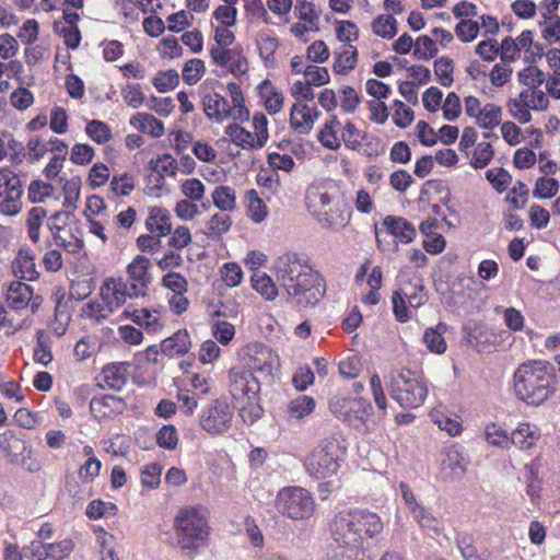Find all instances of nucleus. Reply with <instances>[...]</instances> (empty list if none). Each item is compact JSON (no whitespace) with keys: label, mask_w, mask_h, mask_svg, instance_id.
I'll return each instance as SVG.
<instances>
[{"label":"nucleus","mask_w":560,"mask_h":560,"mask_svg":"<svg viewBox=\"0 0 560 560\" xmlns=\"http://www.w3.org/2000/svg\"><path fill=\"white\" fill-rule=\"evenodd\" d=\"M253 125L255 129V144L252 145V150H258L265 145L268 140V120L261 113L255 114L253 118Z\"/></svg>","instance_id":"nucleus-62"},{"label":"nucleus","mask_w":560,"mask_h":560,"mask_svg":"<svg viewBox=\"0 0 560 560\" xmlns=\"http://www.w3.org/2000/svg\"><path fill=\"white\" fill-rule=\"evenodd\" d=\"M483 435L486 441L493 446L502 448L510 446V434L494 422L486 425Z\"/></svg>","instance_id":"nucleus-44"},{"label":"nucleus","mask_w":560,"mask_h":560,"mask_svg":"<svg viewBox=\"0 0 560 560\" xmlns=\"http://www.w3.org/2000/svg\"><path fill=\"white\" fill-rule=\"evenodd\" d=\"M272 270L287 300L300 308L315 306L325 294L323 278L305 254L287 252L273 260Z\"/></svg>","instance_id":"nucleus-2"},{"label":"nucleus","mask_w":560,"mask_h":560,"mask_svg":"<svg viewBox=\"0 0 560 560\" xmlns=\"http://www.w3.org/2000/svg\"><path fill=\"white\" fill-rule=\"evenodd\" d=\"M522 98L527 103V107L533 110H545L549 105V100L541 89H526L521 92Z\"/></svg>","instance_id":"nucleus-54"},{"label":"nucleus","mask_w":560,"mask_h":560,"mask_svg":"<svg viewBox=\"0 0 560 560\" xmlns=\"http://www.w3.org/2000/svg\"><path fill=\"white\" fill-rule=\"evenodd\" d=\"M33 360L35 363L44 366H47L54 360L51 335L45 329H39L36 332V345L33 350Z\"/></svg>","instance_id":"nucleus-27"},{"label":"nucleus","mask_w":560,"mask_h":560,"mask_svg":"<svg viewBox=\"0 0 560 560\" xmlns=\"http://www.w3.org/2000/svg\"><path fill=\"white\" fill-rule=\"evenodd\" d=\"M381 517L368 510L339 512L330 523V534L336 547L327 560H366L369 540H376L383 533Z\"/></svg>","instance_id":"nucleus-1"},{"label":"nucleus","mask_w":560,"mask_h":560,"mask_svg":"<svg viewBox=\"0 0 560 560\" xmlns=\"http://www.w3.org/2000/svg\"><path fill=\"white\" fill-rule=\"evenodd\" d=\"M259 397L257 399H247L245 402L240 404V416L247 424H253L262 416V408L259 405Z\"/></svg>","instance_id":"nucleus-59"},{"label":"nucleus","mask_w":560,"mask_h":560,"mask_svg":"<svg viewBox=\"0 0 560 560\" xmlns=\"http://www.w3.org/2000/svg\"><path fill=\"white\" fill-rule=\"evenodd\" d=\"M383 224L395 240L400 243H410L416 236V229L404 218L386 217Z\"/></svg>","instance_id":"nucleus-28"},{"label":"nucleus","mask_w":560,"mask_h":560,"mask_svg":"<svg viewBox=\"0 0 560 560\" xmlns=\"http://www.w3.org/2000/svg\"><path fill=\"white\" fill-rule=\"evenodd\" d=\"M520 83L527 86V89H539L546 81V74L536 66H529L517 74Z\"/></svg>","instance_id":"nucleus-53"},{"label":"nucleus","mask_w":560,"mask_h":560,"mask_svg":"<svg viewBox=\"0 0 560 560\" xmlns=\"http://www.w3.org/2000/svg\"><path fill=\"white\" fill-rule=\"evenodd\" d=\"M118 513V508L115 503L104 501L102 499L92 500L85 510V515L90 520H100L104 516H115Z\"/></svg>","instance_id":"nucleus-39"},{"label":"nucleus","mask_w":560,"mask_h":560,"mask_svg":"<svg viewBox=\"0 0 560 560\" xmlns=\"http://www.w3.org/2000/svg\"><path fill=\"white\" fill-rule=\"evenodd\" d=\"M130 125L152 137H160L164 133L162 121L151 114L138 113L130 118Z\"/></svg>","instance_id":"nucleus-31"},{"label":"nucleus","mask_w":560,"mask_h":560,"mask_svg":"<svg viewBox=\"0 0 560 560\" xmlns=\"http://www.w3.org/2000/svg\"><path fill=\"white\" fill-rule=\"evenodd\" d=\"M249 371L264 378H271L279 365L278 355L267 346L254 343L248 346Z\"/></svg>","instance_id":"nucleus-14"},{"label":"nucleus","mask_w":560,"mask_h":560,"mask_svg":"<svg viewBox=\"0 0 560 560\" xmlns=\"http://www.w3.org/2000/svg\"><path fill=\"white\" fill-rule=\"evenodd\" d=\"M33 298V288L21 281L10 283L5 300L12 310L20 311L28 306Z\"/></svg>","instance_id":"nucleus-24"},{"label":"nucleus","mask_w":560,"mask_h":560,"mask_svg":"<svg viewBox=\"0 0 560 560\" xmlns=\"http://www.w3.org/2000/svg\"><path fill=\"white\" fill-rule=\"evenodd\" d=\"M229 392L237 404L257 399L260 392L258 378L249 370L232 368L229 372Z\"/></svg>","instance_id":"nucleus-11"},{"label":"nucleus","mask_w":560,"mask_h":560,"mask_svg":"<svg viewBox=\"0 0 560 560\" xmlns=\"http://www.w3.org/2000/svg\"><path fill=\"white\" fill-rule=\"evenodd\" d=\"M314 115L305 104H294L291 108L290 125L300 133H307L317 118V110L313 108Z\"/></svg>","instance_id":"nucleus-26"},{"label":"nucleus","mask_w":560,"mask_h":560,"mask_svg":"<svg viewBox=\"0 0 560 560\" xmlns=\"http://www.w3.org/2000/svg\"><path fill=\"white\" fill-rule=\"evenodd\" d=\"M386 386L390 397L405 409L422 406L428 396L425 383L408 369L392 372Z\"/></svg>","instance_id":"nucleus-4"},{"label":"nucleus","mask_w":560,"mask_h":560,"mask_svg":"<svg viewBox=\"0 0 560 560\" xmlns=\"http://www.w3.org/2000/svg\"><path fill=\"white\" fill-rule=\"evenodd\" d=\"M162 466L156 463L147 464L141 469V485L148 489H155L161 482Z\"/></svg>","instance_id":"nucleus-58"},{"label":"nucleus","mask_w":560,"mask_h":560,"mask_svg":"<svg viewBox=\"0 0 560 560\" xmlns=\"http://www.w3.org/2000/svg\"><path fill=\"white\" fill-rule=\"evenodd\" d=\"M214 206L222 212H231L236 208V196L233 188L229 186H218L212 192Z\"/></svg>","instance_id":"nucleus-37"},{"label":"nucleus","mask_w":560,"mask_h":560,"mask_svg":"<svg viewBox=\"0 0 560 560\" xmlns=\"http://www.w3.org/2000/svg\"><path fill=\"white\" fill-rule=\"evenodd\" d=\"M149 268L150 260L142 255L136 256L127 266V279L125 281L128 282V289L131 291V294L137 298L145 296L148 293L152 281Z\"/></svg>","instance_id":"nucleus-15"},{"label":"nucleus","mask_w":560,"mask_h":560,"mask_svg":"<svg viewBox=\"0 0 560 560\" xmlns=\"http://www.w3.org/2000/svg\"><path fill=\"white\" fill-rule=\"evenodd\" d=\"M151 174L149 182L153 184L158 190L166 188V177L175 176V159L167 153L159 155L150 161Z\"/></svg>","instance_id":"nucleus-18"},{"label":"nucleus","mask_w":560,"mask_h":560,"mask_svg":"<svg viewBox=\"0 0 560 560\" xmlns=\"http://www.w3.org/2000/svg\"><path fill=\"white\" fill-rule=\"evenodd\" d=\"M206 68L200 59H190L183 69V80L188 84L197 83L203 74Z\"/></svg>","instance_id":"nucleus-63"},{"label":"nucleus","mask_w":560,"mask_h":560,"mask_svg":"<svg viewBox=\"0 0 560 560\" xmlns=\"http://www.w3.org/2000/svg\"><path fill=\"white\" fill-rule=\"evenodd\" d=\"M453 61L447 57H441L434 62V72L439 78V82L442 86H451L453 79Z\"/></svg>","instance_id":"nucleus-57"},{"label":"nucleus","mask_w":560,"mask_h":560,"mask_svg":"<svg viewBox=\"0 0 560 560\" xmlns=\"http://www.w3.org/2000/svg\"><path fill=\"white\" fill-rule=\"evenodd\" d=\"M486 177L492 184L493 188L499 192H503L512 180L510 173L502 167L488 170Z\"/></svg>","instance_id":"nucleus-61"},{"label":"nucleus","mask_w":560,"mask_h":560,"mask_svg":"<svg viewBox=\"0 0 560 560\" xmlns=\"http://www.w3.org/2000/svg\"><path fill=\"white\" fill-rule=\"evenodd\" d=\"M373 33L390 39L397 33V21L393 15H380L372 23Z\"/></svg>","instance_id":"nucleus-45"},{"label":"nucleus","mask_w":560,"mask_h":560,"mask_svg":"<svg viewBox=\"0 0 560 560\" xmlns=\"http://www.w3.org/2000/svg\"><path fill=\"white\" fill-rule=\"evenodd\" d=\"M145 225L152 234L166 236L171 233L172 224L164 210L154 208L150 211Z\"/></svg>","instance_id":"nucleus-33"},{"label":"nucleus","mask_w":560,"mask_h":560,"mask_svg":"<svg viewBox=\"0 0 560 560\" xmlns=\"http://www.w3.org/2000/svg\"><path fill=\"white\" fill-rule=\"evenodd\" d=\"M86 135L96 143L104 144L112 139L109 126L101 120H91L85 127Z\"/></svg>","instance_id":"nucleus-50"},{"label":"nucleus","mask_w":560,"mask_h":560,"mask_svg":"<svg viewBox=\"0 0 560 560\" xmlns=\"http://www.w3.org/2000/svg\"><path fill=\"white\" fill-rule=\"evenodd\" d=\"M226 90L231 96L232 104L236 109L237 120L243 122L249 119V110L244 104V96L241 86L235 82H230Z\"/></svg>","instance_id":"nucleus-47"},{"label":"nucleus","mask_w":560,"mask_h":560,"mask_svg":"<svg viewBox=\"0 0 560 560\" xmlns=\"http://www.w3.org/2000/svg\"><path fill=\"white\" fill-rule=\"evenodd\" d=\"M502 119V108L495 104H486L478 117L476 118L479 127L485 129H492L500 125Z\"/></svg>","instance_id":"nucleus-40"},{"label":"nucleus","mask_w":560,"mask_h":560,"mask_svg":"<svg viewBox=\"0 0 560 560\" xmlns=\"http://www.w3.org/2000/svg\"><path fill=\"white\" fill-rule=\"evenodd\" d=\"M47 210L42 206L32 207L25 217V229L28 238L33 243H38L40 240V231L44 222L48 220Z\"/></svg>","instance_id":"nucleus-30"},{"label":"nucleus","mask_w":560,"mask_h":560,"mask_svg":"<svg viewBox=\"0 0 560 560\" xmlns=\"http://www.w3.org/2000/svg\"><path fill=\"white\" fill-rule=\"evenodd\" d=\"M54 31L63 39L68 48L77 49L79 47L82 39L79 27L62 26V22L56 21L54 23Z\"/></svg>","instance_id":"nucleus-48"},{"label":"nucleus","mask_w":560,"mask_h":560,"mask_svg":"<svg viewBox=\"0 0 560 560\" xmlns=\"http://www.w3.org/2000/svg\"><path fill=\"white\" fill-rule=\"evenodd\" d=\"M276 508L282 515L294 521H302L313 515L315 501L304 488L285 487L278 492Z\"/></svg>","instance_id":"nucleus-9"},{"label":"nucleus","mask_w":560,"mask_h":560,"mask_svg":"<svg viewBox=\"0 0 560 560\" xmlns=\"http://www.w3.org/2000/svg\"><path fill=\"white\" fill-rule=\"evenodd\" d=\"M128 363L114 362L105 365L101 373L100 386L102 388L120 390L128 380Z\"/></svg>","instance_id":"nucleus-19"},{"label":"nucleus","mask_w":560,"mask_h":560,"mask_svg":"<svg viewBox=\"0 0 560 560\" xmlns=\"http://www.w3.org/2000/svg\"><path fill=\"white\" fill-rule=\"evenodd\" d=\"M225 133L231 138L232 142L244 149H250L255 144V137L250 131L245 130L237 124L230 125L225 128Z\"/></svg>","instance_id":"nucleus-51"},{"label":"nucleus","mask_w":560,"mask_h":560,"mask_svg":"<svg viewBox=\"0 0 560 560\" xmlns=\"http://www.w3.org/2000/svg\"><path fill=\"white\" fill-rule=\"evenodd\" d=\"M210 315L213 319L211 330L214 338L221 345H228L235 336V327L231 323L220 319V317L232 316V311L215 308L210 312Z\"/></svg>","instance_id":"nucleus-23"},{"label":"nucleus","mask_w":560,"mask_h":560,"mask_svg":"<svg viewBox=\"0 0 560 560\" xmlns=\"http://www.w3.org/2000/svg\"><path fill=\"white\" fill-rule=\"evenodd\" d=\"M358 62V50L351 44H343L335 51L334 71L338 74H347L353 70Z\"/></svg>","instance_id":"nucleus-29"},{"label":"nucleus","mask_w":560,"mask_h":560,"mask_svg":"<svg viewBox=\"0 0 560 560\" xmlns=\"http://www.w3.org/2000/svg\"><path fill=\"white\" fill-rule=\"evenodd\" d=\"M447 331V325L439 323L434 328H428L423 334V341L431 352L442 354L446 350L443 335Z\"/></svg>","instance_id":"nucleus-32"},{"label":"nucleus","mask_w":560,"mask_h":560,"mask_svg":"<svg viewBox=\"0 0 560 560\" xmlns=\"http://www.w3.org/2000/svg\"><path fill=\"white\" fill-rule=\"evenodd\" d=\"M457 547L464 560H489L490 558L486 549L478 551L477 548L465 538L457 539Z\"/></svg>","instance_id":"nucleus-64"},{"label":"nucleus","mask_w":560,"mask_h":560,"mask_svg":"<svg viewBox=\"0 0 560 560\" xmlns=\"http://www.w3.org/2000/svg\"><path fill=\"white\" fill-rule=\"evenodd\" d=\"M510 115L521 124H527L532 120L530 108L527 103L522 98L520 93L517 97L511 98L506 104Z\"/></svg>","instance_id":"nucleus-49"},{"label":"nucleus","mask_w":560,"mask_h":560,"mask_svg":"<svg viewBox=\"0 0 560 560\" xmlns=\"http://www.w3.org/2000/svg\"><path fill=\"white\" fill-rule=\"evenodd\" d=\"M541 433L536 424L522 422L510 434V444L516 446L521 451H527L534 447Z\"/></svg>","instance_id":"nucleus-20"},{"label":"nucleus","mask_w":560,"mask_h":560,"mask_svg":"<svg viewBox=\"0 0 560 560\" xmlns=\"http://www.w3.org/2000/svg\"><path fill=\"white\" fill-rule=\"evenodd\" d=\"M175 349V338L168 337L160 346H151L147 349L145 354L149 361L162 363L164 358L173 359Z\"/></svg>","instance_id":"nucleus-41"},{"label":"nucleus","mask_w":560,"mask_h":560,"mask_svg":"<svg viewBox=\"0 0 560 560\" xmlns=\"http://www.w3.org/2000/svg\"><path fill=\"white\" fill-rule=\"evenodd\" d=\"M82 316L95 320H101L107 318L112 313H114L113 308H109L108 305L101 301H91L83 305L82 307Z\"/></svg>","instance_id":"nucleus-55"},{"label":"nucleus","mask_w":560,"mask_h":560,"mask_svg":"<svg viewBox=\"0 0 560 560\" xmlns=\"http://www.w3.org/2000/svg\"><path fill=\"white\" fill-rule=\"evenodd\" d=\"M122 315L130 318L135 324L144 327L148 332H156L163 327L158 311L148 308H130L124 310Z\"/></svg>","instance_id":"nucleus-22"},{"label":"nucleus","mask_w":560,"mask_h":560,"mask_svg":"<svg viewBox=\"0 0 560 560\" xmlns=\"http://www.w3.org/2000/svg\"><path fill=\"white\" fill-rule=\"evenodd\" d=\"M128 288V282L122 277H109L101 285L100 296L115 312L126 303L127 299L136 298Z\"/></svg>","instance_id":"nucleus-16"},{"label":"nucleus","mask_w":560,"mask_h":560,"mask_svg":"<svg viewBox=\"0 0 560 560\" xmlns=\"http://www.w3.org/2000/svg\"><path fill=\"white\" fill-rule=\"evenodd\" d=\"M467 462L457 451H448L441 463V474L444 480H458L466 474Z\"/></svg>","instance_id":"nucleus-25"},{"label":"nucleus","mask_w":560,"mask_h":560,"mask_svg":"<svg viewBox=\"0 0 560 560\" xmlns=\"http://www.w3.org/2000/svg\"><path fill=\"white\" fill-rule=\"evenodd\" d=\"M252 281L253 288L267 300L272 301L278 295V289L271 277L267 273L257 272L253 276Z\"/></svg>","instance_id":"nucleus-43"},{"label":"nucleus","mask_w":560,"mask_h":560,"mask_svg":"<svg viewBox=\"0 0 560 560\" xmlns=\"http://www.w3.org/2000/svg\"><path fill=\"white\" fill-rule=\"evenodd\" d=\"M246 201L248 208V217L255 222L260 223L266 219L267 207L262 199L259 198L255 189H250L246 192Z\"/></svg>","instance_id":"nucleus-42"},{"label":"nucleus","mask_w":560,"mask_h":560,"mask_svg":"<svg viewBox=\"0 0 560 560\" xmlns=\"http://www.w3.org/2000/svg\"><path fill=\"white\" fill-rule=\"evenodd\" d=\"M90 412L98 423L114 420L127 409V402L122 397L101 394L90 400Z\"/></svg>","instance_id":"nucleus-13"},{"label":"nucleus","mask_w":560,"mask_h":560,"mask_svg":"<svg viewBox=\"0 0 560 560\" xmlns=\"http://www.w3.org/2000/svg\"><path fill=\"white\" fill-rule=\"evenodd\" d=\"M559 375L555 365L544 360L522 363L514 373L516 396L530 406H540L558 389Z\"/></svg>","instance_id":"nucleus-3"},{"label":"nucleus","mask_w":560,"mask_h":560,"mask_svg":"<svg viewBox=\"0 0 560 560\" xmlns=\"http://www.w3.org/2000/svg\"><path fill=\"white\" fill-rule=\"evenodd\" d=\"M436 54L438 47L431 37L422 35L417 38L413 55L418 59L428 60L433 58Z\"/></svg>","instance_id":"nucleus-60"},{"label":"nucleus","mask_w":560,"mask_h":560,"mask_svg":"<svg viewBox=\"0 0 560 560\" xmlns=\"http://www.w3.org/2000/svg\"><path fill=\"white\" fill-rule=\"evenodd\" d=\"M232 225V219L226 212L214 213L207 224V235L212 240H219L228 233Z\"/></svg>","instance_id":"nucleus-38"},{"label":"nucleus","mask_w":560,"mask_h":560,"mask_svg":"<svg viewBox=\"0 0 560 560\" xmlns=\"http://www.w3.org/2000/svg\"><path fill=\"white\" fill-rule=\"evenodd\" d=\"M316 402L313 397L301 395L290 400L287 407V413L290 419L301 420L312 413Z\"/></svg>","instance_id":"nucleus-34"},{"label":"nucleus","mask_w":560,"mask_h":560,"mask_svg":"<svg viewBox=\"0 0 560 560\" xmlns=\"http://www.w3.org/2000/svg\"><path fill=\"white\" fill-rule=\"evenodd\" d=\"M305 203L310 213L325 228L345 226L349 215H346L339 200H334L323 185H311L306 189Z\"/></svg>","instance_id":"nucleus-5"},{"label":"nucleus","mask_w":560,"mask_h":560,"mask_svg":"<svg viewBox=\"0 0 560 560\" xmlns=\"http://www.w3.org/2000/svg\"><path fill=\"white\" fill-rule=\"evenodd\" d=\"M55 192V187L42 179H34L27 186V199L32 203H43Z\"/></svg>","instance_id":"nucleus-36"},{"label":"nucleus","mask_w":560,"mask_h":560,"mask_svg":"<svg viewBox=\"0 0 560 560\" xmlns=\"http://www.w3.org/2000/svg\"><path fill=\"white\" fill-rule=\"evenodd\" d=\"M203 112L208 118L222 122L226 119L237 120L236 109L221 94L213 92L208 93L202 100Z\"/></svg>","instance_id":"nucleus-17"},{"label":"nucleus","mask_w":560,"mask_h":560,"mask_svg":"<svg viewBox=\"0 0 560 560\" xmlns=\"http://www.w3.org/2000/svg\"><path fill=\"white\" fill-rule=\"evenodd\" d=\"M136 187L135 176L129 173L114 175L110 180V189L115 196H129Z\"/></svg>","instance_id":"nucleus-46"},{"label":"nucleus","mask_w":560,"mask_h":560,"mask_svg":"<svg viewBox=\"0 0 560 560\" xmlns=\"http://www.w3.org/2000/svg\"><path fill=\"white\" fill-rule=\"evenodd\" d=\"M12 271L15 277L34 281L39 277L36 269L35 258L28 249H20L12 261Z\"/></svg>","instance_id":"nucleus-21"},{"label":"nucleus","mask_w":560,"mask_h":560,"mask_svg":"<svg viewBox=\"0 0 560 560\" xmlns=\"http://www.w3.org/2000/svg\"><path fill=\"white\" fill-rule=\"evenodd\" d=\"M209 526L201 508L183 509L177 515V545L183 550L197 551L206 545Z\"/></svg>","instance_id":"nucleus-6"},{"label":"nucleus","mask_w":560,"mask_h":560,"mask_svg":"<svg viewBox=\"0 0 560 560\" xmlns=\"http://www.w3.org/2000/svg\"><path fill=\"white\" fill-rule=\"evenodd\" d=\"M232 418L231 406L226 401L217 399L203 411L200 424L209 433H223L230 428Z\"/></svg>","instance_id":"nucleus-12"},{"label":"nucleus","mask_w":560,"mask_h":560,"mask_svg":"<svg viewBox=\"0 0 560 560\" xmlns=\"http://www.w3.org/2000/svg\"><path fill=\"white\" fill-rule=\"evenodd\" d=\"M23 188L21 178L9 166L0 167V213L7 217L18 215L23 208Z\"/></svg>","instance_id":"nucleus-10"},{"label":"nucleus","mask_w":560,"mask_h":560,"mask_svg":"<svg viewBox=\"0 0 560 560\" xmlns=\"http://www.w3.org/2000/svg\"><path fill=\"white\" fill-rule=\"evenodd\" d=\"M338 443L326 439L315 446L305 457L303 465L306 472L315 479L335 475L339 467Z\"/></svg>","instance_id":"nucleus-8"},{"label":"nucleus","mask_w":560,"mask_h":560,"mask_svg":"<svg viewBox=\"0 0 560 560\" xmlns=\"http://www.w3.org/2000/svg\"><path fill=\"white\" fill-rule=\"evenodd\" d=\"M73 549L74 544L71 539L46 544L47 559L63 560L70 556Z\"/></svg>","instance_id":"nucleus-56"},{"label":"nucleus","mask_w":560,"mask_h":560,"mask_svg":"<svg viewBox=\"0 0 560 560\" xmlns=\"http://www.w3.org/2000/svg\"><path fill=\"white\" fill-rule=\"evenodd\" d=\"M294 10L301 21L308 23L311 28L317 30L319 12L316 10L314 3L306 0H298Z\"/></svg>","instance_id":"nucleus-52"},{"label":"nucleus","mask_w":560,"mask_h":560,"mask_svg":"<svg viewBox=\"0 0 560 560\" xmlns=\"http://www.w3.org/2000/svg\"><path fill=\"white\" fill-rule=\"evenodd\" d=\"M341 407L347 408V411L343 413L346 417L351 418L353 416L354 419L360 422H364L370 416L372 411V406L364 399H341ZM351 421V419H349Z\"/></svg>","instance_id":"nucleus-35"},{"label":"nucleus","mask_w":560,"mask_h":560,"mask_svg":"<svg viewBox=\"0 0 560 560\" xmlns=\"http://www.w3.org/2000/svg\"><path fill=\"white\" fill-rule=\"evenodd\" d=\"M47 228L57 246L69 254H78L84 247L80 221L68 210L56 211L47 220Z\"/></svg>","instance_id":"nucleus-7"}]
</instances>
